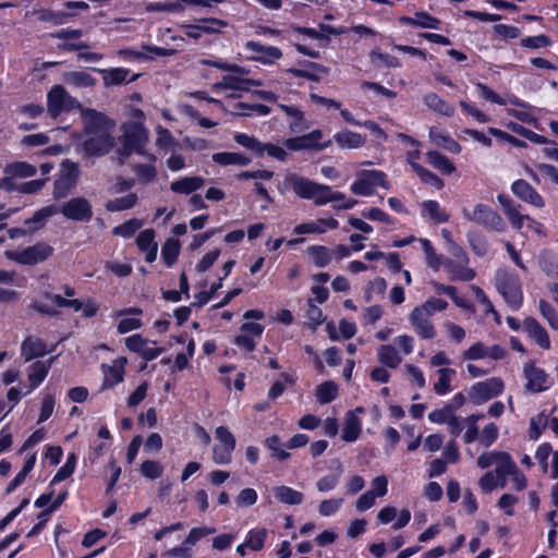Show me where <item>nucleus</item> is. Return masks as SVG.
<instances>
[{"label":"nucleus","instance_id":"nucleus-15","mask_svg":"<svg viewBox=\"0 0 558 558\" xmlns=\"http://www.w3.org/2000/svg\"><path fill=\"white\" fill-rule=\"evenodd\" d=\"M323 133L319 130H315L308 134L288 138L284 145L290 150H302V149H316L322 150L331 145L332 141L329 140L324 143H318L322 138Z\"/></svg>","mask_w":558,"mask_h":558},{"label":"nucleus","instance_id":"nucleus-18","mask_svg":"<svg viewBox=\"0 0 558 558\" xmlns=\"http://www.w3.org/2000/svg\"><path fill=\"white\" fill-rule=\"evenodd\" d=\"M511 192L521 201L537 208H542L545 202L541 194L525 180L519 179L511 184Z\"/></svg>","mask_w":558,"mask_h":558},{"label":"nucleus","instance_id":"nucleus-42","mask_svg":"<svg viewBox=\"0 0 558 558\" xmlns=\"http://www.w3.org/2000/svg\"><path fill=\"white\" fill-rule=\"evenodd\" d=\"M497 466L495 472L497 476H506L512 473H515L518 469L515 462L512 460L511 456L508 452L500 451L499 458L496 462Z\"/></svg>","mask_w":558,"mask_h":558},{"label":"nucleus","instance_id":"nucleus-14","mask_svg":"<svg viewBox=\"0 0 558 558\" xmlns=\"http://www.w3.org/2000/svg\"><path fill=\"white\" fill-rule=\"evenodd\" d=\"M116 145L111 133L88 134L82 142V148L87 156H104L108 154Z\"/></svg>","mask_w":558,"mask_h":558},{"label":"nucleus","instance_id":"nucleus-56","mask_svg":"<svg viewBox=\"0 0 558 558\" xmlns=\"http://www.w3.org/2000/svg\"><path fill=\"white\" fill-rule=\"evenodd\" d=\"M279 108L288 116L295 118V121L290 124L293 132H300L303 128L304 114L301 110L293 106L279 105Z\"/></svg>","mask_w":558,"mask_h":558},{"label":"nucleus","instance_id":"nucleus-48","mask_svg":"<svg viewBox=\"0 0 558 558\" xmlns=\"http://www.w3.org/2000/svg\"><path fill=\"white\" fill-rule=\"evenodd\" d=\"M264 445L272 452V458L279 461H284L290 458V453L282 449V442L278 435L266 438Z\"/></svg>","mask_w":558,"mask_h":558},{"label":"nucleus","instance_id":"nucleus-25","mask_svg":"<svg viewBox=\"0 0 558 558\" xmlns=\"http://www.w3.org/2000/svg\"><path fill=\"white\" fill-rule=\"evenodd\" d=\"M205 180L201 177H185L170 184V190L174 193L191 194L201 189Z\"/></svg>","mask_w":558,"mask_h":558},{"label":"nucleus","instance_id":"nucleus-62","mask_svg":"<svg viewBox=\"0 0 558 558\" xmlns=\"http://www.w3.org/2000/svg\"><path fill=\"white\" fill-rule=\"evenodd\" d=\"M136 244L141 251H148L154 245H158L157 242H155V231L153 229H146L136 238Z\"/></svg>","mask_w":558,"mask_h":558},{"label":"nucleus","instance_id":"nucleus-21","mask_svg":"<svg viewBox=\"0 0 558 558\" xmlns=\"http://www.w3.org/2000/svg\"><path fill=\"white\" fill-rule=\"evenodd\" d=\"M444 268L449 274V279L452 281H471L475 278V271L466 267V264L456 262L453 259H446Z\"/></svg>","mask_w":558,"mask_h":558},{"label":"nucleus","instance_id":"nucleus-31","mask_svg":"<svg viewBox=\"0 0 558 558\" xmlns=\"http://www.w3.org/2000/svg\"><path fill=\"white\" fill-rule=\"evenodd\" d=\"M429 137L439 146L449 150L450 153L458 154L461 151L460 144L450 137L448 134H445L435 128H432L429 131Z\"/></svg>","mask_w":558,"mask_h":558},{"label":"nucleus","instance_id":"nucleus-5","mask_svg":"<svg viewBox=\"0 0 558 558\" xmlns=\"http://www.w3.org/2000/svg\"><path fill=\"white\" fill-rule=\"evenodd\" d=\"M462 214L465 219L483 226L486 229L502 232L506 228L501 216L485 204L475 205L472 211L463 208Z\"/></svg>","mask_w":558,"mask_h":558},{"label":"nucleus","instance_id":"nucleus-35","mask_svg":"<svg viewBox=\"0 0 558 558\" xmlns=\"http://www.w3.org/2000/svg\"><path fill=\"white\" fill-rule=\"evenodd\" d=\"M64 82L75 87H89L94 86L96 80L85 71H72L64 73Z\"/></svg>","mask_w":558,"mask_h":558},{"label":"nucleus","instance_id":"nucleus-40","mask_svg":"<svg viewBox=\"0 0 558 558\" xmlns=\"http://www.w3.org/2000/svg\"><path fill=\"white\" fill-rule=\"evenodd\" d=\"M93 70L102 74L104 83L106 86L120 85L124 83L129 74V70L123 68H114L111 70Z\"/></svg>","mask_w":558,"mask_h":558},{"label":"nucleus","instance_id":"nucleus-39","mask_svg":"<svg viewBox=\"0 0 558 558\" xmlns=\"http://www.w3.org/2000/svg\"><path fill=\"white\" fill-rule=\"evenodd\" d=\"M101 367L105 375L102 389L111 388L114 385L123 381L124 369H122L121 367H117V365L108 366L105 364H102Z\"/></svg>","mask_w":558,"mask_h":558},{"label":"nucleus","instance_id":"nucleus-53","mask_svg":"<svg viewBox=\"0 0 558 558\" xmlns=\"http://www.w3.org/2000/svg\"><path fill=\"white\" fill-rule=\"evenodd\" d=\"M142 226L143 223L141 220L135 218L130 219L122 225L114 227L112 233L123 238H131Z\"/></svg>","mask_w":558,"mask_h":558},{"label":"nucleus","instance_id":"nucleus-2","mask_svg":"<svg viewBox=\"0 0 558 558\" xmlns=\"http://www.w3.org/2000/svg\"><path fill=\"white\" fill-rule=\"evenodd\" d=\"M496 288L512 310L517 311L520 308L523 302V294L521 282L517 275L507 270H499L496 276Z\"/></svg>","mask_w":558,"mask_h":558},{"label":"nucleus","instance_id":"nucleus-41","mask_svg":"<svg viewBox=\"0 0 558 558\" xmlns=\"http://www.w3.org/2000/svg\"><path fill=\"white\" fill-rule=\"evenodd\" d=\"M136 203L137 195L135 193H130L126 196L108 201L105 207L108 211H121L134 207Z\"/></svg>","mask_w":558,"mask_h":558},{"label":"nucleus","instance_id":"nucleus-1","mask_svg":"<svg viewBox=\"0 0 558 558\" xmlns=\"http://www.w3.org/2000/svg\"><path fill=\"white\" fill-rule=\"evenodd\" d=\"M279 190L281 192L292 191L300 198L313 201L316 206L345 198L344 194L333 192L329 185L317 183L296 173H288Z\"/></svg>","mask_w":558,"mask_h":558},{"label":"nucleus","instance_id":"nucleus-6","mask_svg":"<svg viewBox=\"0 0 558 558\" xmlns=\"http://www.w3.org/2000/svg\"><path fill=\"white\" fill-rule=\"evenodd\" d=\"M123 135L122 142L135 149V153L142 156H147L149 159L155 160V156L146 154L144 147L148 142V131L143 123L137 121H129L122 125Z\"/></svg>","mask_w":558,"mask_h":558},{"label":"nucleus","instance_id":"nucleus-30","mask_svg":"<svg viewBox=\"0 0 558 558\" xmlns=\"http://www.w3.org/2000/svg\"><path fill=\"white\" fill-rule=\"evenodd\" d=\"M378 361L387 367L397 368L402 362V359L395 347L384 344L378 349Z\"/></svg>","mask_w":558,"mask_h":558},{"label":"nucleus","instance_id":"nucleus-9","mask_svg":"<svg viewBox=\"0 0 558 558\" xmlns=\"http://www.w3.org/2000/svg\"><path fill=\"white\" fill-rule=\"evenodd\" d=\"M502 391L504 381L498 377H492L474 384L469 390V397L474 404L480 405L501 395Z\"/></svg>","mask_w":558,"mask_h":558},{"label":"nucleus","instance_id":"nucleus-17","mask_svg":"<svg viewBox=\"0 0 558 558\" xmlns=\"http://www.w3.org/2000/svg\"><path fill=\"white\" fill-rule=\"evenodd\" d=\"M497 201L500 204L505 215L507 216L510 225L520 230L523 227L524 220H532L530 216L520 213L521 205L515 204L508 195L498 194Z\"/></svg>","mask_w":558,"mask_h":558},{"label":"nucleus","instance_id":"nucleus-26","mask_svg":"<svg viewBox=\"0 0 558 558\" xmlns=\"http://www.w3.org/2000/svg\"><path fill=\"white\" fill-rule=\"evenodd\" d=\"M361 432V420L354 414V412H347L342 430V439L348 442L354 441L359 438Z\"/></svg>","mask_w":558,"mask_h":558},{"label":"nucleus","instance_id":"nucleus-52","mask_svg":"<svg viewBox=\"0 0 558 558\" xmlns=\"http://www.w3.org/2000/svg\"><path fill=\"white\" fill-rule=\"evenodd\" d=\"M133 171L143 184L150 183L157 175L156 167L151 163H137L133 167Z\"/></svg>","mask_w":558,"mask_h":558},{"label":"nucleus","instance_id":"nucleus-59","mask_svg":"<svg viewBox=\"0 0 558 558\" xmlns=\"http://www.w3.org/2000/svg\"><path fill=\"white\" fill-rule=\"evenodd\" d=\"M539 312L542 316L547 320L549 326L558 330V316L554 306L545 300L539 301Z\"/></svg>","mask_w":558,"mask_h":558},{"label":"nucleus","instance_id":"nucleus-10","mask_svg":"<svg viewBox=\"0 0 558 558\" xmlns=\"http://www.w3.org/2000/svg\"><path fill=\"white\" fill-rule=\"evenodd\" d=\"M58 208L59 214L73 221L88 222L93 218L92 204L83 196L73 197Z\"/></svg>","mask_w":558,"mask_h":558},{"label":"nucleus","instance_id":"nucleus-19","mask_svg":"<svg viewBox=\"0 0 558 558\" xmlns=\"http://www.w3.org/2000/svg\"><path fill=\"white\" fill-rule=\"evenodd\" d=\"M247 51L253 52V60L263 63H272L282 57V52L279 48L272 46H264L257 41H247L245 45Z\"/></svg>","mask_w":558,"mask_h":558},{"label":"nucleus","instance_id":"nucleus-60","mask_svg":"<svg viewBox=\"0 0 558 558\" xmlns=\"http://www.w3.org/2000/svg\"><path fill=\"white\" fill-rule=\"evenodd\" d=\"M421 244H422V248L426 255V262H427L428 266L432 267L433 269L437 270L440 266V258L436 254V251L434 250L430 241L427 239H422Z\"/></svg>","mask_w":558,"mask_h":558},{"label":"nucleus","instance_id":"nucleus-47","mask_svg":"<svg viewBox=\"0 0 558 558\" xmlns=\"http://www.w3.org/2000/svg\"><path fill=\"white\" fill-rule=\"evenodd\" d=\"M234 141L245 147L246 149L253 151L256 156H263V145L264 143L259 142L256 137L250 136L244 133H236L234 135Z\"/></svg>","mask_w":558,"mask_h":558},{"label":"nucleus","instance_id":"nucleus-58","mask_svg":"<svg viewBox=\"0 0 558 558\" xmlns=\"http://www.w3.org/2000/svg\"><path fill=\"white\" fill-rule=\"evenodd\" d=\"M453 415H454V413H453V405L452 404H446L441 409H437V410L432 411L428 414V418L433 423H437V424L447 423L448 424V422L450 421V418Z\"/></svg>","mask_w":558,"mask_h":558},{"label":"nucleus","instance_id":"nucleus-3","mask_svg":"<svg viewBox=\"0 0 558 558\" xmlns=\"http://www.w3.org/2000/svg\"><path fill=\"white\" fill-rule=\"evenodd\" d=\"M81 102L72 97L62 85H54L47 94V112L53 119L63 112L82 110Z\"/></svg>","mask_w":558,"mask_h":558},{"label":"nucleus","instance_id":"nucleus-64","mask_svg":"<svg viewBox=\"0 0 558 558\" xmlns=\"http://www.w3.org/2000/svg\"><path fill=\"white\" fill-rule=\"evenodd\" d=\"M498 437V427L495 423L486 425L481 434L480 441L484 447H490Z\"/></svg>","mask_w":558,"mask_h":558},{"label":"nucleus","instance_id":"nucleus-24","mask_svg":"<svg viewBox=\"0 0 558 558\" xmlns=\"http://www.w3.org/2000/svg\"><path fill=\"white\" fill-rule=\"evenodd\" d=\"M333 141L341 149H355L364 145L365 138L349 130L338 132L333 135Z\"/></svg>","mask_w":558,"mask_h":558},{"label":"nucleus","instance_id":"nucleus-13","mask_svg":"<svg viewBox=\"0 0 558 558\" xmlns=\"http://www.w3.org/2000/svg\"><path fill=\"white\" fill-rule=\"evenodd\" d=\"M64 7L69 10L68 12L41 9L35 11L34 14L40 22H50L53 25H61L70 17L76 16V12L74 10L85 11L89 8V5L84 1H66L64 2Z\"/></svg>","mask_w":558,"mask_h":558},{"label":"nucleus","instance_id":"nucleus-34","mask_svg":"<svg viewBox=\"0 0 558 558\" xmlns=\"http://www.w3.org/2000/svg\"><path fill=\"white\" fill-rule=\"evenodd\" d=\"M427 161L436 169L440 170L445 174H451L456 171L454 165L445 155L436 150L428 151L426 154Z\"/></svg>","mask_w":558,"mask_h":558},{"label":"nucleus","instance_id":"nucleus-20","mask_svg":"<svg viewBox=\"0 0 558 558\" xmlns=\"http://www.w3.org/2000/svg\"><path fill=\"white\" fill-rule=\"evenodd\" d=\"M523 328L539 347L546 350L550 348V340L546 329L534 317H526L523 320Z\"/></svg>","mask_w":558,"mask_h":558},{"label":"nucleus","instance_id":"nucleus-55","mask_svg":"<svg viewBox=\"0 0 558 558\" xmlns=\"http://www.w3.org/2000/svg\"><path fill=\"white\" fill-rule=\"evenodd\" d=\"M141 473L149 480L159 478L163 473V466L154 460H146L141 465Z\"/></svg>","mask_w":558,"mask_h":558},{"label":"nucleus","instance_id":"nucleus-12","mask_svg":"<svg viewBox=\"0 0 558 558\" xmlns=\"http://www.w3.org/2000/svg\"><path fill=\"white\" fill-rule=\"evenodd\" d=\"M81 114L84 121V133L86 135L111 133L114 128V122L111 119L95 109L82 108Z\"/></svg>","mask_w":558,"mask_h":558},{"label":"nucleus","instance_id":"nucleus-22","mask_svg":"<svg viewBox=\"0 0 558 558\" xmlns=\"http://www.w3.org/2000/svg\"><path fill=\"white\" fill-rule=\"evenodd\" d=\"M410 322L421 338L433 339L435 337V328L429 317L423 315L422 311L414 308L410 314Z\"/></svg>","mask_w":558,"mask_h":558},{"label":"nucleus","instance_id":"nucleus-45","mask_svg":"<svg viewBox=\"0 0 558 558\" xmlns=\"http://www.w3.org/2000/svg\"><path fill=\"white\" fill-rule=\"evenodd\" d=\"M338 396V388L333 381H325L317 387L316 397L322 404L335 400Z\"/></svg>","mask_w":558,"mask_h":558},{"label":"nucleus","instance_id":"nucleus-28","mask_svg":"<svg viewBox=\"0 0 558 558\" xmlns=\"http://www.w3.org/2000/svg\"><path fill=\"white\" fill-rule=\"evenodd\" d=\"M4 174H9L14 179H25L37 173L35 166L25 161H14L8 163L3 169Z\"/></svg>","mask_w":558,"mask_h":558},{"label":"nucleus","instance_id":"nucleus-61","mask_svg":"<svg viewBox=\"0 0 558 558\" xmlns=\"http://www.w3.org/2000/svg\"><path fill=\"white\" fill-rule=\"evenodd\" d=\"M215 532H216L215 527H207V526L193 527L190 531L189 535L186 536V538L184 541V545L193 546L201 538H203V537H205L207 535L214 534Z\"/></svg>","mask_w":558,"mask_h":558},{"label":"nucleus","instance_id":"nucleus-8","mask_svg":"<svg viewBox=\"0 0 558 558\" xmlns=\"http://www.w3.org/2000/svg\"><path fill=\"white\" fill-rule=\"evenodd\" d=\"M219 444L213 448V460L217 464H228L232 460V452L235 448V437L226 426H219L215 430Z\"/></svg>","mask_w":558,"mask_h":558},{"label":"nucleus","instance_id":"nucleus-29","mask_svg":"<svg viewBox=\"0 0 558 558\" xmlns=\"http://www.w3.org/2000/svg\"><path fill=\"white\" fill-rule=\"evenodd\" d=\"M423 102L433 111L438 112L445 117H452L454 113V108L444 99H441L437 94L429 93L426 94L423 98Z\"/></svg>","mask_w":558,"mask_h":558},{"label":"nucleus","instance_id":"nucleus-23","mask_svg":"<svg viewBox=\"0 0 558 558\" xmlns=\"http://www.w3.org/2000/svg\"><path fill=\"white\" fill-rule=\"evenodd\" d=\"M52 362L53 357L49 359L46 362L37 361L29 366L28 380L31 385L25 395L29 393L44 381V379L48 375Z\"/></svg>","mask_w":558,"mask_h":558},{"label":"nucleus","instance_id":"nucleus-16","mask_svg":"<svg viewBox=\"0 0 558 558\" xmlns=\"http://www.w3.org/2000/svg\"><path fill=\"white\" fill-rule=\"evenodd\" d=\"M523 373L527 379L525 388L529 391L536 393L545 391L549 388L550 384L548 383V374L543 368L536 367L534 363L525 364Z\"/></svg>","mask_w":558,"mask_h":558},{"label":"nucleus","instance_id":"nucleus-33","mask_svg":"<svg viewBox=\"0 0 558 558\" xmlns=\"http://www.w3.org/2000/svg\"><path fill=\"white\" fill-rule=\"evenodd\" d=\"M181 244L178 239L169 238L161 247V256L165 264L171 267L175 264L180 254Z\"/></svg>","mask_w":558,"mask_h":558},{"label":"nucleus","instance_id":"nucleus-51","mask_svg":"<svg viewBox=\"0 0 558 558\" xmlns=\"http://www.w3.org/2000/svg\"><path fill=\"white\" fill-rule=\"evenodd\" d=\"M267 536V530L260 529V530H251L248 532L247 538L245 541V545H247L248 548H251L254 551H258L263 549L265 545Z\"/></svg>","mask_w":558,"mask_h":558},{"label":"nucleus","instance_id":"nucleus-49","mask_svg":"<svg viewBox=\"0 0 558 558\" xmlns=\"http://www.w3.org/2000/svg\"><path fill=\"white\" fill-rule=\"evenodd\" d=\"M438 374L439 378L434 385V390L438 395H445L451 390L450 380L456 372L452 368H440Z\"/></svg>","mask_w":558,"mask_h":558},{"label":"nucleus","instance_id":"nucleus-44","mask_svg":"<svg viewBox=\"0 0 558 558\" xmlns=\"http://www.w3.org/2000/svg\"><path fill=\"white\" fill-rule=\"evenodd\" d=\"M215 87H221L223 89H233V90H242L248 92L250 88L247 86L246 78L238 76V75H225L221 82L217 83Z\"/></svg>","mask_w":558,"mask_h":558},{"label":"nucleus","instance_id":"nucleus-38","mask_svg":"<svg viewBox=\"0 0 558 558\" xmlns=\"http://www.w3.org/2000/svg\"><path fill=\"white\" fill-rule=\"evenodd\" d=\"M276 498L287 505H300L303 501V494L288 486H278L275 488Z\"/></svg>","mask_w":558,"mask_h":558},{"label":"nucleus","instance_id":"nucleus-7","mask_svg":"<svg viewBox=\"0 0 558 558\" xmlns=\"http://www.w3.org/2000/svg\"><path fill=\"white\" fill-rule=\"evenodd\" d=\"M53 253L52 246L45 242L36 243L21 251L7 252V257L22 265H35L46 260Z\"/></svg>","mask_w":558,"mask_h":558},{"label":"nucleus","instance_id":"nucleus-27","mask_svg":"<svg viewBox=\"0 0 558 558\" xmlns=\"http://www.w3.org/2000/svg\"><path fill=\"white\" fill-rule=\"evenodd\" d=\"M46 353V343L40 339L28 337L22 343V355L25 357V361L44 356Z\"/></svg>","mask_w":558,"mask_h":558},{"label":"nucleus","instance_id":"nucleus-36","mask_svg":"<svg viewBox=\"0 0 558 558\" xmlns=\"http://www.w3.org/2000/svg\"><path fill=\"white\" fill-rule=\"evenodd\" d=\"M57 214H59L58 206L49 205V206L43 207L39 210L35 211L33 217L26 219L24 223L25 225L36 223L37 227L29 230V232H34L37 229L41 228L48 218H50Z\"/></svg>","mask_w":558,"mask_h":558},{"label":"nucleus","instance_id":"nucleus-50","mask_svg":"<svg viewBox=\"0 0 558 558\" xmlns=\"http://www.w3.org/2000/svg\"><path fill=\"white\" fill-rule=\"evenodd\" d=\"M483 418H484L483 413L472 414V415L468 416L466 418H464V422L469 425V428L463 436V440L465 444H471L478 438V427H477L476 423Z\"/></svg>","mask_w":558,"mask_h":558},{"label":"nucleus","instance_id":"nucleus-57","mask_svg":"<svg viewBox=\"0 0 558 558\" xmlns=\"http://www.w3.org/2000/svg\"><path fill=\"white\" fill-rule=\"evenodd\" d=\"M547 416L544 413H539L536 417H532L530 422V439L537 440L547 426Z\"/></svg>","mask_w":558,"mask_h":558},{"label":"nucleus","instance_id":"nucleus-63","mask_svg":"<svg viewBox=\"0 0 558 558\" xmlns=\"http://www.w3.org/2000/svg\"><path fill=\"white\" fill-rule=\"evenodd\" d=\"M469 243L473 250V252L478 256H484L488 251V245L486 240L476 234V233H469L468 234Z\"/></svg>","mask_w":558,"mask_h":558},{"label":"nucleus","instance_id":"nucleus-37","mask_svg":"<svg viewBox=\"0 0 558 558\" xmlns=\"http://www.w3.org/2000/svg\"><path fill=\"white\" fill-rule=\"evenodd\" d=\"M410 166L423 183L429 184L438 190L442 189L444 181L438 175L415 161H410Z\"/></svg>","mask_w":558,"mask_h":558},{"label":"nucleus","instance_id":"nucleus-4","mask_svg":"<svg viewBox=\"0 0 558 558\" xmlns=\"http://www.w3.org/2000/svg\"><path fill=\"white\" fill-rule=\"evenodd\" d=\"M80 179L78 165L69 159L61 162L58 178L53 184V199L59 201L65 198L76 186Z\"/></svg>","mask_w":558,"mask_h":558},{"label":"nucleus","instance_id":"nucleus-46","mask_svg":"<svg viewBox=\"0 0 558 558\" xmlns=\"http://www.w3.org/2000/svg\"><path fill=\"white\" fill-rule=\"evenodd\" d=\"M235 109H238L235 114L241 116V117L252 116L253 113H256L258 116H267L271 111V109L266 105H262V104L250 105L246 102H238L235 105Z\"/></svg>","mask_w":558,"mask_h":558},{"label":"nucleus","instance_id":"nucleus-43","mask_svg":"<svg viewBox=\"0 0 558 558\" xmlns=\"http://www.w3.org/2000/svg\"><path fill=\"white\" fill-rule=\"evenodd\" d=\"M307 253L313 257L314 264L323 268L331 260V251L323 245H313L307 247Z\"/></svg>","mask_w":558,"mask_h":558},{"label":"nucleus","instance_id":"nucleus-11","mask_svg":"<svg viewBox=\"0 0 558 558\" xmlns=\"http://www.w3.org/2000/svg\"><path fill=\"white\" fill-rule=\"evenodd\" d=\"M360 179L351 185V192L355 195L368 196L374 193V186L380 185L388 189L386 174L378 170H363L359 173Z\"/></svg>","mask_w":558,"mask_h":558},{"label":"nucleus","instance_id":"nucleus-32","mask_svg":"<svg viewBox=\"0 0 558 558\" xmlns=\"http://www.w3.org/2000/svg\"><path fill=\"white\" fill-rule=\"evenodd\" d=\"M213 160L221 166L238 165L247 166L251 162V158L240 153H217L213 155Z\"/></svg>","mask_w":558,"mask_h":558},{"label":"nucleus","instance_id":"nucleus-54","mask_svg":"<svg viewBox=\"0 0 558 558\" xmlns=\"http://www.w3.org/2000/svg\"><path fill=\"white\" fill-rule=\"evenodd\" d=\"M447 306L448 303L442 299H429L415 308L422 311L423 315L430 317L434 313L446 310Z\"/></svg>","mask_w":558,"mask_h":558}]
</instances>
